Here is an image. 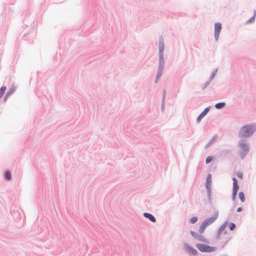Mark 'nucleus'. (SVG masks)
Returning <instances> with one entry per match:
<instances>
[{"instance_id": "a211bd4d", "label": "nucleus", "mask_w": 256, "mask_h": 256, "mask_svg": "<svg viewBox=\"0 0 256 256\" xmlns=\"http://www.w3.org/2000/svg\"><path fill=\"white\" fill-rule=\"evenodd\" d=\"M229 228L231 230H233L236 228V224L234 223L230 224Z\"/></svg>"}, {"instance_id": "1a4fd4ad", "label": "nucleus", "mask_w": 256, "mask_h": 256, "mask_svg": "<svg viewBox=\"0 0 256 256\" xmlns=\"http://www.w3.org/2000/svg\"><path fill=\"white\" fill-rule=\"evenodd\" d=\"M144 216L148 218L151 222H156V218H155L151 214L145 212L144 214Z\"/></svg>"}, {"instance_id": "6ab92c4d", "label": "nucleus", "mask_w": 256, "mask_h": 256, "mask_svg": "<svg viewBox=\"0 0 256 256\" xmlns=\"http://www.w3.org/2000/svg\"><path fill=\"white\" fill-rule=\"evenodd\" d=\"M198 221V218L196 217H193L190 219V222L192 224H194Z\"/></svg>"}, {"instance_id": "6e6552de", "label": "nucleus", "mask_w": 256, "mask_h": 256, "mask_svg": "<svg viewBox=\"0 0 256 256\" xmlns=\"http://www.w3.org/2000/svg\"><path fill=\"white\" fill-rule=\"evenodd\" d=\"M239 146L244 152H248V146L243 141L239 142Z\"/></svg>"}, {"instance_id": "aec40b11", "label": "nucleus", "mask_w": 256, "mask_h": 256, "mask_svg": "<svg viewBox=\"0 0 256 256\" xmlns=\"http://www.w3.org/2000/svg\"><path fill=\"white\" fill-rule=\"evenodd\" d=\"M190 234H191L192 235V236L193 237H194L195 238H196H196H197V237H198V234H196V233L194 232H193V231H191V232H190Z\"/></svg>"}, {"instance_id": "412c9836", "label": "nucleus", "mask_w": 256, "mask_h": 256, "mask_svg": "<svg viewBox=\"0 0 256 256\" xmlns=\"http://www.w3.org/2000/svg\"><path fill=\"white\" fill-rule=\"evenodd\" d=\"M236 175H237V176L239 178L242 179V178H243V174H242L241 172H237Z\"/></svg>"}, {"instance_id": "f257e3e1", "label": "nucleus", "mask_w": 256, "mask_h": 256, "mask_svg": "<svg viewBox=\"0 0 256 256\" xmlns=\"http://www.w3.org/2000/svg\"><path fill=\"white\" fill-rule=\"evenodd\" d=\"M218 216V212H216L212 217L206 220L200 225L199 229L200 233L202 234L204 232L205 228L210 224L213 223Z\"/></svg>"}, {"instance_id": "5701e85b", "label": "nucleus", "mask_w": 256, "mask_h": 256, "mask_svg": "<svg viewBox=\"0 0 256 256\" xmlns=\"http://www.w3.org/2000/svg\"><path fill=\"white\" fill-rule=\"evenodd\" d=\"M242 210V208H238L237 209V212H241Z\"/></svg>"}, {"instance_id": "39448f33", "label": "nucleus", "mask_w": 256, "mask_h": 256, "mask_svg": "<svg viewBox=\"0 0 256 256\" xmlns=\"http://www.w3.org/2000/svg\"><path fill=\"white\" fill-rule=\"evenodd\" d=\"M221 30V24L219 22L216 23L214 25V38L216 40H218V39Z\"/></svg>"}, {"instance_id": "20e7f679", "label": "nucleus", "mask_w": 256, "mask_h": 256, "mask_svg": "<svg viewBox=\"0 0 256 256\" xmlns=\"http://www.w3.org/2000/svg\"><path fill=\"white\" fill-rule=\"evenodd\" d=\"M232 180L234 181V183H233V188H232V200H234L236 198V194H237V192H238V190L239 188V187H238V181H237L236 179L235 178H232Z\"/></svg>"}, {"instance_id": "4468645a", "label": "nucleus", "mask_w": 256, "mask_h": 256, "mask_svg": "<svg viewBox=\"0 0 256 256\" xmlns=\"http://www.w3.org/2000/svg\"><path fill=\"white\" fill-rule=\"evenodd\" d=\"M5 178L7 180H10L11 178V175L9 172L6 171L4 174Z\"/></svg>"}, {"instance_id": "f03ea898", "label": "nucleus", "mask_w": 256, "mask_h": 256, "mask_svg": "<svg viewBox=\"0 0 256 256\" xmlns=\"http://www.w3.org/2000/svg\"><path fill=\"white\" fill-rule=\"evenodd\" d=\"M256 128L252 125H246L242 128L240 131V134L244 137H248L253 134Z\"/></svg>"}, {"instance_id": "ddd939ff", "label": "nucleus", "mask_w": 256, "mask_h": 256, "mask_svg": "<svg viewBox=\"0 0 256 256\" xmlns=\"http://www.w3.org/2000/svg\"><path fill=\"white\" fill-rule=\"evenodd\" d=\"M238 197L240 198V200L242 202H244L245 198H244V192H240L238 194Z\"/></svg>"}, {"instance_id": "f3484780", "label": "nucleus", "mask_w": 256, "mask_h": 256, "mask_svg": "<svg viewBox=\"0 0 256 256\" xmlns=\"http://www.w3.org/2000/svg\"><path fill=\"white\" fill-rule=\"evenodd\" d=\"M213 160V157L212 156H208L206 160V164L210 163Z\"/></svg>"}, {"instance_id": "2eb2a0df", "label": "nucleus", "mask_w": 256, "mask_h": 256, "mask_svg": "<svg viewBox=\"0 0 256 256\" xmlns=\"http://www.w3.org/2000/svg\"><path fill=\"white\" fill-rule=\"evenodd\" d=\"M6 90V86H2L0 89V97L2 98Z\"/></svg>"}, {"instance_id": "dca6fc26", "label": "nucleus", "mask_w": 256, "mask_h": 256, "mask_svg": "<svg viewBox=\"0 0 256 256\" xmlns=\"http://www.w3.org/2000/svg\"><path fill=\"white\" fill-rule=\"evenodd\" d=\"M212 182V176L210 174H208L207 176L206 182L208 185H210Z\"/></svg>"}, {"instance_id": "9b49d317", "label": "nucleus", "mask_w": 256, "mask_h": 256, "mask_svg": "<svg viewBox=\"0 0 256 256\" xmlns=\"http://www.w3.org/2000/svg\"><path fill=\"white\" fill-rule=\"evenodd\" d=\"M216 136H214L210 140L207 144L206 146V148H208L216 140Z\"/></svg>"}, {"instance_id": "393cba45", "label": "nucleus", "mask_w": 256, "mask_h": 256, "mask_svg": "<svg viewBox=\"0 0 256 256\" xmlns=\"http://www.w3.org/2000/svg\"><path fill=\"white\" fill-rule=\"evenodd\" d=\"M162 76V74H160V76H158L157 79H158V78H159V77H160V76Z\"/></svg>"}, {"instance_id": "b1692460", "label": "nucleus", "mask_w": 256, "mask_h": 256, "mask_svg": "<svg viewBox=\"0 0 256 256\" xmlns=\"http://www.w3.org/2000/svg\"><path fill=\"white\" fill-rule=\"evenodd\" d=\"M11 92H8L6 94V96H7Z\"/></svg>"}, {"instance_id": "f8f14e48", "label": "nucleus", "mask_w": 256, "mask_h": 256, "mask_svg": "<svg viewBox=\"0 0 256 256\" xmlns=\"http://www.w3.org/2000/svg\"><path fill=\"white\" fill-rule=\"evenodd\" d=\"M225 106L224 102H219L216 104L215 106L217 109H220L224 108Z\"/></svg>"}, {"instance_id": "423d86ee", "label": "nucleus", "mask_w": 256, "mask_h": 256, "mask_svg": "<svg viewBox=\"0 0 256 256\" xmlns=\"http://www.w3.org/2000/svg\"><path fill=\"white\" fill-rule=\"evenodd\" d=\"M184 246L185 250L189 253H190L193 255L197 254L198 252L194 248L190 246L189 245H188L187 244H184Z\"/></svg>"}, {"instance_id": "4be33fe9", "label": "nucleus", "mask_w": 256, "mask_h": 256, "mask_svg": "<svg viewBox=\"0 0 256 256\" xmlns=\"http://www.w3.org/2000/svg\"><path fill=\"white\" fill-rule=\"evenodd\" d=\"M254 20V17L252 18H250V20H249V21H250V22H253V21Z\"/></svg>"}, {"instance_id": "9d476101", "label": "nucleus", "mask_w": 256, "mask_h": 256, "mask_svg": "<svg viewBox=\"0 0 256 256\" xmlns=\"http://www.w3.org/2000/svg\"><path fill=\"white\" fill-rule=\"evenodd\" d=\"M196 240L200 242H204L207 244L209 243V242L208 240L202 235L198 234L196 238Z\"/></svg>"}, {"instance_id": "0eeeda50", "label": "nucleus", "mask_w": 256, "mask_h": 256, "mask_svg": "<svg viewBox=\"0 0 256 256\" xmlns=\"http://www.w3.org/2000/svg\"><path fill=\"white\" fill-rule=\"evenodd\" d=\"M210 108H206L199 115L197 118V122H200L202 119L209 112Z\"/></svg>"}, {"instance_id": "7ed1b4c3", "label": "nucleus", "mask_w": 256, "mask_h": 256, "mask_svg": "<svg viewBox=\"0 0 256 256\" xmlns=\"http://www.w3.org/2000/svg\"><path fill=\"white\" fill-rule=\"evenodd\" d=\"M196 246L200 251L203 252H210L216 250L215 247L206 246L202 244H197Z\"/></svg>"}]
</instances>
